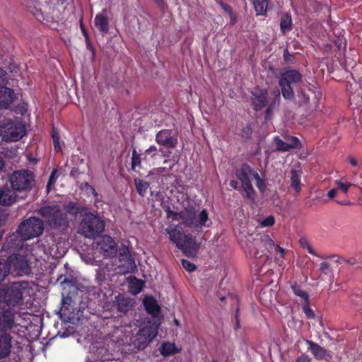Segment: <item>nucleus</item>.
Masks as SVG:
<instances>
[{
	"mask_svg": "<svg viewBox=\"0 0 362 362\" xmlns=\"http://www.w3.org/2000/svg\"><path fill=\"white\" fill-rule=\"evenodd\" d=\"M165 211L167 214V216L168 218L171 217L173 221L179 220V217H180L179 212H174V211H171L170 207H168V209H166Z\"/></svg>",
	"mask_w": 362,
	"mask_h": 362,
	"instance_id": "nucleus-54",
	"label": "nucleus"
},
{
	"mask_svg": "<svg viewBox=\"0 0 362 362\" xmlns=\"http://www.w3.org/2000/svg\"><path fill=\"white\" fill-rule=\"evenodd\" d=\"M312 358L305 353L301 354L294 362H311Z\"/></svg>",
	"mask_w": 362,
	"mask_h": 362,
	"instance_id": "nucleus-53",
	"label": "nucleus"
},
{
	"mask_svg": "<svg viewBox=\"0 0 362 362\" xmlns=\"http://www.w3.org/2000/svg\"><path fill=\"white\" fill-rule=\"evenodd\" d=\"M158 325L156 322L148 321L144 326L139 329L133 338L135 347L143 350L153 340L158 333Z\"/></svg>",
	"mask_w": 362,
	"mask_h": 362,
	"instance_id": "nucleus-8",
	"label": "nucleus"
},
{
	"mask_svg": "<svg viewBox=\"0 0 362 362\" xmlns=\"http://www.w3.org/2000/svg\"><path fill=\"white\" fill-rule=\"evenodd\" d=\"M182 223L189 228H197V214L195 208H185L179 212Z\"/></svg>",
	"mask_w": 362,
	"mask_h": 362,
	"instance_id": "nucleus-16",
	"label": "nucleus"
},
{
	"mask_svg": "<svg viewBox=\"0 0 362 362\" xmlns=\"http://www.w3.org/2000/svg\"><path fill=\"white\" fill-rule=\"evenodd\" d=\"M298 97L300 98V102L304 104L308 103L310 100L308 95L303 91L298 93Z\"/></svg>",
	"mask_w": 362,
	"mask_h": 362,
	"instance_id": "nucleus-58",
	"label": "nucleus"
},
{
	"mask_svg": "<svg viewBox=\"0 0 362 362\" xmlns=\"http://www.w3.org/2000/svg\"><path fill=\"white\" fill-rule=\"evenodd\" d=\"M348 160H349V163L351 164V165L353 167H356L358 163L357 159L354 157H349L348 158Z\"/></svg>",
	"mask_w": 362,
	"mask_h": 362,
	"instance_id": "nucleus-64",
	"label": "nucleus"
},
{
	"mask_svg": "<svg viewBox=\"0 0 362 362\" xmlns=\"http://www.w3.org/2000/svg\"><path fill=\"white\" fill-rule=\"evenodd\" d=\"M335 202L338 204H340V205H342V206H349L351 204V202L348 199H336Z\"/></svg>",
	"mask_w": 362,
	"mask_h": 362,
	"instance_id": "nucleus-62",
	"label": "nucleus"
},
{
	"mask_svg": "<svg viewBox=\"0 0 362 362\" xmlns=\"http://www.w3.org/2000/svg\"><path fill=\"white\" fill-rule=\"evenodd\" d=\"M256 245L259 247L265 246V252L269 255L268 260L272 259L271 255L276 250V245L273 239L267 234H257L256 235Z\"/></svg>",
	"mask_w": 362,
	"mask_h": 362,
	"instance_id": "nucleus-18",
	"label": "nucleus"
},
{
	"mask_svg": "<svg viewBox=\"0 0 362 362\" xmlns=\"http://www.w3.org/2000/svg\"><path fill=\"white\" fill-rule=\"evenodd\" d=\"M255 170L249 164L243 163L240 168L236 170L235 176L241 182V186L246 193V197L251 203L254 202L257 193L254 189L250 177L254 176Z\"/></svg>",
	"mask_w": 362,
	"mask_h": 362,
	"instance_id": "nucleus-7",
	"label": "nucleus"
},
{
	"mask_svg": "<svg viewBox=\"0 0 362 362\" xmlns=\"http://www.w3.org/2000/svg\"><path fill=\"white\" fill-rule=\"evenodd\" d=\"M43 231V222L35 216L24 220L17 228V234L24 240L38 237L42 234Z\"/></svg>",
	"mask_w": 362,
	"mask_h": 362,
	"instance_id": "nucleus-6",
	"label": "nucleus"
},
{
	"mask_svg": "<svg viewBox=\"0 0 362 362\" xmlns=\"http://www.w3.org/2000/svg\"><path fill=\"white\" fill-rule=\"evenodd\" d=\"M283 57H284V60L286 63L291 64V63L294 62L295 55L293 54L289 53L288 48H286L284 49Z\"/></svg>",
	"mask_w": 362,
	"mask_h": 362,
	"instance_id": "nucleus-48",
	"label": "nucleus"
},
{
	"mask_svg": "<svg viewBox=\"0 0 362 362\" xmlns=\"http://www.w3.org/2000/svg\"><path fill=\"white\" fill-rule=\"evenodd\" d=\"M288 151L290 149H300L302 148L301 141L296 136H289L287 138Z\"/></svg>",
	"mask_w": 362,
	"mask_h": 362,
	"instance_id": "nucleus-41",
	"label": "nucleus"
},
{
	"mask_svg": "<svg viewBox=\"0 0 362 362\" xmlns=\"http://www.w3.org/2000/svg\"><path fill=\"white\" fill-rule=\"evenodd\" d=\"M217 3L220 6V7L223 8L225 12L227 13L228 16L233 15V8L230 6L226 4V3L221 0L218 1Z\"/></svg>",
	"mask_w": 362,
	"mask_h": 362,
	"instance_id": "nucleus-50",
	"label": "nucleus"
},
{
	"mask_svg": "<svg viewBox=\"0 0 362 362\" xmlns=\"http://www.w3.org/2000/svg\"><path fill=\"white\" fill-rule=\"evenodd\" d=\"M302 310L306 315L308 319H314L315 317V313L313 310V309L310 306L309 299L301 305Z\"/></svg>",
	"mask_w": 362,
	"mask_h": 362,
	"instance_id": "nucleus-40",
	"label": "nucleus"
},
{
	"mask_svg": "<svg viewBox=\"0 0 362 362\" xmlns=\"http://www.w3.org/2000/svg\"><path fill=\"white\" fill-rule=\"evenodd\" d=\"M52 139L53 141L54 151L57 152L61 151L62 146L59 143V132L55 129H54L52 132Z\"/></svg>",
	"mask_w": 362,
	"mask_h": 362,
	"instance_id": "nucleus-45",
	"label": "nucleus"
},
{
	"mask_svg": "<svg viewBox=\"0 0 362 362\" xmlns=\"http://www.w3.org/2000/svg\"><path fill=\"white\" fill-rule=\"evenodd\" d=\"M72 301L73 299L71 297H64L62 300L61 313L64 315L72 313L74 310V308L71 306Z\"/></svg>",
	"mask_w": 362,
	"mask_h": 362,
	"instance_id": "nucleus-34",
	"label": "nucleus"
},
{
	"mask_svg": "<svg viewBox=\"0 0 362 362\" xmlns=\"http://www.w3.org/2000/svg\"><path fill=\"white\" fill-rule=\"evenodd\" d=\"M335 186L337 192L347 194L351 187H355L356 185L351 183L349 180L344 177L335 180Z\"/></svg>",
	"mask_w": 362,
	"mask_h": 362,
	"instance_id": "nucleus-27",
	"label": "nucleus"
},
{
	"mask_svg": "<svg viewBox=\"0 0 362 362\" xmlns=\"http://www.w3.org/2000/svg\"><path fill=\"white\" fill-rule=\"evenodd\" d=\"M327 196L329 199H335V197H337L339 192H337V187H335V188L330 189L327 193Z\"/></svg>",
	"mask_w": 362,
	"mask_h": 362,
	"instance_id": "nucleus-60",
	"label": "nucleus"
},
{
	"mask_svg": "<svg viewBox=\"0 0 362 362\" xmlns=\"http://www.w3.org/2000/svg\"><path fill=\"white\" fill-rule=\"evenodd\" d=\"M37 213L52 230L66 234L69 228V221L66 212L59 205H47L38 209Z\"/></svg>",
	"mask_w": 362,
	"mask_h": 362,
	"instance_id": "nucleus-2",
	"label": "nucleus"
},
{
	"mask_svg": "<svg viewBox=\"0 0 362 362\" xmlns=\"http://www.w3.org/2000/svg\"><path fill=\"white\" fill-rule=\"evenodd\" d=\"M291 186L293 187L296 192L301 191L300 175L296 170H291Z\"/></svg>",
	"mask_w": 362,
	"mask_h": 362,
	"instance_id": "nucleus-33",
	"label": "nucleus"
},
{
	"mask_svg": "<svg viewBox=\"0 0 362 362\" xmlns=\"http://www.w3.org/2000/svg\"><path fill=\"white\" fill-rule=\"evenodd\" d=\"M209 214L206 209H203L199 214L198 217L197 216V228H202V226H204L206 222L208 221Z\"/></svg>",
	"mask_w": 362,
	"mask_h": 362,
	"instance_id": "nucleus-42",
	"label": "nucleus"
},
{
	"mask_svg": "<svg viewBox=\"0 0 362 362\" xmlns=\"http://www.w3.org/2000/svg\"><path fill=\"white\" fill-rule=\"evenodd\" d=\"M274 217L272 215L268 216L264 218L261 222L260 224L262 227H271L274 223Z\"/></svg>",
	"mask_w": 362,
	"mask_h": 362,
	"instance_id": "nucleus-49",
	"label": "nucleus"
},
{
	"mask_svg": "<svg viewBox=\"0 0 362 362\" xmlns=\"http://www.w3.org/2000/svg\"><path fill=\"white\" fill-rule=\"evenodd\" d=\"M25 134V125L21 122L8 121L0 127V135L6 141H18Z\"/></svg>",
	"mask_w": 362,
	"mask_h": 362,
	"instance_id": "nucleus-9",
	"label": "nucleus"
},
{
	"mask_svg": "<svg viewBox=\"0 0 362 362\" xmlns=\"http://www.w3.org/2000/svg\"><path fill=\"white\" fill-rule=\"evenodd\" d=\"M291 288L293 290L294 294L303 299V302L309 299V293L307 291L303 290L301 286L298 284L296 282L291 283Z\"/></svg>",
	"mask_w": 362,
	"mask_h": 362,
	"instance_id": "nucleus-32",
	"label": "nucleus"
},
{
	"mask_svg": "<svg viewBox=\"0 0 362 362\" xmlns=\"http://www.w3.org/2000/svg\"><path fill=\"white\" fill-rule=\"evenodd\" d=\"M119 272L122 274L133 273L136 269L135 260L130 253L128 247L122 245L119 248Z\"/></svg>",
	"mask_w": 362,
	"mask_h": 362,
	"instance_id": "nucleus-10",
	"label": "nucleus"
},
{
	"mask_svg": "<svg viewBox=\"0 0 362 362\" xmlns=\"http://www.w3.org/2000/svg\"><path fill=\"white\" fill-rule=\"evenodd\" d=\"M144 284V283L142 280H139V279L134 278L133 281L130 283L131 291L134 294L140 293L143 289Z\"/></svg>",
	"mask_w": 362,
	"mask_h": 362,
	"instance_id": "nucleus-39",
	"label": "nucleus"
},
{
	"mask_svg": "<svg viewBox=\"0 0 362 362\" xmlns=\"http://www.w3.org/2000/svg\"><path fill=\"white\" fill-rule=\"evenodd\" d=\"M79 25H80V28L83 34V36L86 37V42H89V37H88V32L86 30V28L85 27V25L83 24V21L81 20L80 22H79Z\"/></svg>",
	"mask_w": 362,
	"mask_h": 362,
	"instance_id": "nucleus-59",
	"label": "nucleus"
},
{
	"mask_svg": "<svg viewBox=\"0 0 362 362\" xmlns=\"http://www.w3.org/2000/svg\"><path fill=\"white\" fill-rule=\"evenodd\" d=\"M253 178L255 180L256 185L260 192H264L266 189V184L264 180L261 178L257 171L255 170Z\"/></svg>",
	"mask_w": 362,
	"mask_h": 362,
	"instance_id": "nucleus-44",
	"label": "nucleus"
},
{
	"mask_svg": "<svg viewBox=\"0 0 362 362\" xmlns=\"http://www.w3.org/2000/svg\"><path fill=\"white\" fill-rule=\"evenodd\" d=\"M182 266L189 272H192V271H194L197 269V267L194 263L191 262L190 261L187 259L182 260Z\"/></svg>",
	"mask_w": 362,
	"mask_h": 362,
	"instance_id": "nucleus-46",
	"label": "nucleus"
},
{
	"mask_svg": "<svg viewBox=\"0 0 362 362\" xmlns=\"http://www.w3.org/2000/svg\"><path fill=\"white\" fill-rule=\"evenodd\" d=\"M141 156L138 153L135 148L133 149L132 156V169L136 171V168H141Z\"/></svg>",
	"mask_w": 362,
	"mask_h": 362,
	"instance_id": "nucleus-37",
	"label": "nucleus"
},
{
	"mask_svg": "<svg viewBox=\"0 0 362 362\" xmlns=\"http://www.w3.org/2000/svg\"><path fill=\"white\" fill-rule=\"evenodd\" d=\"M8 217V214L6 211H4V209H0V226H2L6 223Z\"/></svg>",
	"mask_w": 362,
	"mask_h": 362,
	"instance_id": "nucleus-56",
	"label": "nucleus"
},
{
	"mask_svg": "<svg viewBox=\"0 0 362 362\" xmlns=\"http://www.w3.org/2000/svg\"><path fill=\"white\" fill-rule=\"evenodd\" d=\"M170 235V239L175 243L177 247L182 250L183 254L189 258L197 256L199 250V244L197 243L195 238L191 234H185L178 228H168L165 229Z\"/></svg>",
	"mask_w": 362,
	"mask_h": 362,
	"instance_id": "nucleus-3",
	"label": "nucleus"
},
{
	"mask_svg": "<svg viewBox=\"0 0 362 362\" xmlns=\"http://www.w3.org/2000/svg\"><path fill=\"white\" fill-rule=\"evenodd\" d=\"M143 304L146 311L152 317H157L160 313V307L157 300L152 296L145 297L143 300Z\"/></svg>",
	"mask_w": 362,
	"mask_h": 362,
	"instance_id": "nucleus-22",
	"label": "nucleus"
},
{
	"mask_svg": "<svg viewBox=\"0 0 362 362\" xmlns=\"http://www.w3.org/2000/svg\"><path fill=\"white\" fill-rule=\"evenodd\" d=\"M252 103L253 105V110L255 111H259L264 107H266L268 103V92L265 88H255L252 92Z\"/></svg>",
	"mask_w": 362,
	"mask_h": 362,
	"instance_id": "nucleus-15",
	"label": "nucleus"
},
{
	"mask_svg": "<svg viewBox=\"0 0 362 362\" xmlns=\"http://www.w3.org/2000/svg\"><path fill=\"white\" fill-rule=\"evenodd\" d=\"M157 148L156 146H150L148 148L146 149V153H154L152 156L156 155Z\"/></svg>",
	"mask_w": 362,
	"mask_h": 362,
	"instance_id": "nucleus-63",
	"label": "nucleus"
},
{
	"mask_svg": "<svg viewBox=\"0 0 362 362\" xmlns=\"http://www.w3.org/2000/svg\"><path fill=\"white\" fill-rule=\"evenodd\" d=\"M159 351L163 357H168L181 351V348L177 347L175 343H170L169 341L163 342L159 347Z\"/></svg>",
	"mask_w": 362,
	"mask_h": 362,
	"instance_id": "nucleus-24",
	"label": "nucleus"
},
{
	"mask_svg": "<svg viewBox=\"0 0 362 362\" xmlns=\"http://www.w3.org/2000/svg\"><path fill=\"white\" fill-rule=\"evenodd\" d=\"M56 172H57V170H53L52 171L51 175H50L48 182L47 184V189H49L50 186L56 182V180H57Z\"/></svg>",
	"mask_w": 362,
	"mask_h": 362,
	"instance_id": "nucleus-55",
	"label": "nucleus"
},
{
	"mask_svg": "<svg viewBox=\"0 0 362 362\" xmlns=\"http://www.w3.org/2000/svg\"><path fill=\"white\" fill-rule=\"evenodd\" d=\"M9 182L13 192H28L35 184V176L31 170H17L10 175Z\"/></svg>",
	"mask_w": 362,
	"mask_h": 362,
	"instance_id": "nucleus-4",
	"label": "nucleus"
},
{
	"mask_svg": "<svg viewBox=\"0 0 362 362\" xmlns=\"http://www.w3.org/2000/svg\"><path fill=\"white\" fill-rule=\"evenodd\" d=\"M272 98L268 107L265 110V119H269L271 117L273 110L275 107H278L281 100V91L279 89H275L272 92Z\"/></svg>",
	"mask_w": 362,
	"mask_h": 362,
	"instance_id": "nucleus-23",
	"label": "nucleus"
},
{
	"mask_svg": "<svg viewBox=\"0 0 362 362\" xmlns=\"http://www.w3.org/2000/svg\"><path fill=\"white\" fill-rule=\"evenodd\" d=\"M279 84L281 88V93L284 99L292 100L294 98L295 93L291 85L281 81L280 79H279Z\"/></svg>",
	"mask_w": 362,
	"mask_h": 362,
	"instance_id": "nucleus-29",
	"label": "nucleus"
},
{
	"mask_svg": "<svg viewBox=\"0 0 362 362\" xmlns=\"http://www.w3.org/2000/svg\"><path fill=\"white\" fill-rule=\"evenodd\" d=\"M94 25L103 33H107L109 30L108 17L103 13H98L94 18Z\"/></svg>",
	"mask_w": 362,
	"mask_h": 362,
	"instance_id": "nucleus-25",
	"label": "nucleus"
},
{
	"mask_svg": "<svg viewBox=\"0 0 362 362\" xmlns=\"http://www.w3.org/2000/svg\"><path fill=\"white\" fill-rule=\"evenodd\" d=\"M274 141L276 145V151L279 152L288 151V146L287 141H284L280 139L279 136L274 138Z\"/></svg>",
	"mask_w": 362,
	"mask_h": 362,
	"instance_id": "nucleus-38",
	"label": "nucleus"
},
{
	"mask_svg": "<svg viewBox=\"0 0 362 362\" xmlns=\"http://www.w3.org/2000/svg\"><path fill=\"white\" fill-rule=\"evenodd\" d=\"M105 228V223L100 217L93 214H86L79 223V230L86 238H95L101 234Z\"/></svg>",
	"mask_w": 362,
	"mask_h": 362,
	"instance_id": "nucleus-5",
	"label": "nucleus"
},
{
	"mask_svg": "<svg viewBox=\"0 0 362 362\" xmlns=\"http://www.w3.org/2000/svg\"><path fill=\"white\" fill-rule=\"evenodd\" d=\"M156 142L166 148H175L177 146V132L173 129H162L156 133Z\"/></svg>",
	"mask_w": 362,
	"mask_h": 362,
	"instance_id": "nucleus-11",
	"label": "nucleus"
},
{
	"mask_svg": "<svg viewBox=\"0 0 362 362\" xmlns=\"http://www.w3.org/2000/svg\"><path fill=\"white\" fill-rule=\"evenodd\" d=\"M252 135V129L250 124H247L242 130L240 134V137L244 141H249Z\"/></svg>",
	"mask_w": 362,
	"mask_h": 362,
	"instance_id": "nucleus-43",
	"label": "nucleus"
},
{
	"mask_svg": "<svg viewBox=\"0 0 362 362\" xmlns=\"http://www.w3.org/2000/svg\"><path fill=\"white\" fill-rule=\"evenodd\" d=\"M257 16L267 15L268 0H251Z\"/></svg>",
	"mask_w": 362,
	"mask_h": 362,
	"instance_id": "nucleus-28",
	"label": "nucleus"
},
{
	"mask_svg": "<svg viewBox=\"0 0 362 362\" xmlns=\"http://www.w3.org/2000/svg\"><path fill=\"white\" fill-rule=\"evenodd\" d=\"M279 79L289 85L296 84L302 81V75L298 70L287 69L281 73Z\"/></svg>",
	"mask_w": 362,
	"mask_h": 362,
	"instance_id": "nucleus-20",
	"label": "nucleus"
},
{
	"mask_svg": "<svg viewBox=\"0 0 362 362\" xmlns=\"http://www.w3.org/2000/svg\"><path fill=\"white\" fill-rule=\"evenodd\" d=\"M330 268V264L329 262H322L320 264V271L322 272V273H325L326 274L327 272L328 271V269Z\"/></svg>",
	"mask_w": 362,
	"mask_h": 362,
	"instance_id": "nucleus-61",
	"label": "nucleus"
},
{
	"mask_svg": "<svg viewBox=\"0 0 362 362\" xmlns=\"http://www.w3.org/2000/svg\"><path fill=\"white\" fill-rule=\"evenodd\" d=\"M97 250L105 256H114L117 252V245L114 238L110 235H103L97 243Z\"/></svg>",
	"mask_w": 362,
	"mask_h": 362,
	"instance_id": "nucleus-14",
	"label": "nucleus"
},
{
	"mask_svg": "<svg viewBox=\"0 0 362 362\" xmlns=\"http://www.w3.org/2000/svg\"><path fill=\"white\" fill-rule=\"evenodd\" d=\"M11 266L6 260L0 259V284L4 281V279L9 274Z\"/></svg>",
	"mask_w": 362,
	"mask_h": 362,
	"instance_id": "nucleus-35",
	"label": "nucleus"
},
{
	"mask_svg": "<svg viewBox=\"0 0 362 362\" xmlns=\"http://www.w3.org/2000/svg\"><path fill=\"white\" fill-rule=\"evenodd\" d=\"M10 266H12L18 274H27L30 269L27 259L24 256L16 255L10 259Z\"/></svg>",
	"mask_w": 362,
	"mask_h": 362,
	"instance_id": "nucleus-21",
	"label": "nucleus"
},
{
	"mask_svg": "<svg viewBox=\"0 0 362 362\" xmlns=\"http://www.w3.org/2000/svg\"><path fill=\"white\" fill-rule=\"evenodd\" d=\"M16 98V93L11 88L0 87V110L8 109Z\"/></svg>",
	"mask_w": 362,
	"mask_h": 362,
	"instance_id": "nucleus-17",
	"label": "nucleus"
},
{
	"mask_svg": "<svg viewBox=\"0 0 362 362\" xmlns=\"http://www.w3.org/2000/svg\"><path fill=\"white\" fill-rule=\"evenodd\" d=\"M7 72L0 67V85L4 86L7 83Z\"/></svg>",
	"mask_w": 362,
	"mask_h": 362,
	"instance_id": "nucleus-52",
	"label": "nucleus"
},
{
	"mask_svg": "<svg viewBox=\"0 0 362 362\" xmlns=\"http://www.w3.org/2000/svg\"><path fill=\"white\" fill-rule=\"evenodd\" d=\"M305 343L308 345V350L311 351L315 359L323 360L331 358V355L323 346L313 341H310V339H305Z\"/></svg>",
	"mask_w": 362,
	"mask_h": 362,
	"instance_id": "nucleus-19",
	"label": "nucleus"
},
{
	"mask_svg": "<svg viewBox=\"0 0 362 362\" xmlns=\"http://www.w3.org/2000/svg\"><path fill=\"white\" fill-rule=\"evenodd\" d=\"M337 262H339V263L345 262V263L349 264L351 266H354V265H355V264L357 263L356 259H354V258H351V259H346L339 257V258H338Z\"/></svg>",
	"mask_w": 362,
	"mask_h": 362,
	"instance_id": "nucleus-57",
	"label": "nucleus"
},
{
	"mask_svg": "<svg viewBox=\"0 0 362 362\" xmlns=\"http://www.w3.org/2000/svg\"><path fill=\"white\" fill-rule=\"evenodd\" d=\"M292 29V18L291 16L288 13L283 15L280 21V30L283 34L287 33V32Z\"/></svg>",
	"mask_w": 362,
	"mask_h": 362,
	"instance_id": "nucleus-31",
	"label": "nucleus"
},
{
	"mask_svg": "<svg viewBox=\"0 0 362 362\" xmlns=\"http://www.w3.org/2000/svg\"><path fill=\"white\" fill-rule=\"evenodd\" d=\"M16 197L13 196V192L8 189H0V205L11 206L15 201Z\"/></svg>",
	"mask_w": 362,
	"mask_h": 362,
	"instance_id": "nucleus-26",
	"label": "nucleus"
},
{
	"mask_svg": "<svg viewBox=\"0 0 362 362\" xmlns=\"http://www.w3.org/2000/svg\"><path fill=\"white\" fill-rule=\"evenodd\" d=\"M303 243H306V250L310 254L317 255V253L313 250V247L310 245V244L308 243V240L306 238H300V244H303Z\"/></svg>",
	"mask_w": 362,
	"mask_h": 362,
	"instance_id": "nucleus-51",
	"label": "nucleus"
},
{
	"mask_svg": "<svg viewBox=\"0 0 362 362\" xmlns=\"http://www.w3.org/2000/svg\"><path fill=\"white\" fill-rule=\"evenodd\" d=\"M256 236L250 237V240L246 243V246L244 247L247 255H249L250 258H254L256 262L255 263H259V259L262 258L263 256H266L265 262L269 258V255L265 252V246H257L255 244Z\"/></svg>",
	"mask_w": 362,
	"mask_h": 362,
	"instance_id": "nucleus-12",
	"label": "nucleus"
},
{
	"mask_svg": "<svg viewBox=\"0 0 362 362\" xmlns=\"http://www.w3.org/2000/svg\"><path fill=\"white\" fill-rule=\"evenodd\" d=\"M135 306V299L125 296L124 294H118L113 300V308L118 313L126 315L133 310Z\"/></svg>",
	"mask_w": 362,
	"mask_h": 362,
	"instance_id": "nucleus-13",
	"label": "nucleus"
},
{
	"mask_svg": "<svg viewBox=\"0 0 362 362\" xmlns=\"http://www.w3.org/2000/svg\"><path fill=\"white\" fill-rule=\"evenodd\" d=\"M24 305L22 284L12 283L0 288V359L11 354V330L18 327L16 315Z\"/></svg>",
	"mask_w": 362,
	"mask_h": 362,
	"instance_id": "nucleus-1",
	"label": "nucleus"
},
{
	"mask_svg": "<svg viewBox=\"0 0 362 362\" xmlns=\"http://www.w3.org/2000/svg\"><path fill=\"white\" fill-rule=\"evenodd\" d=\"M168 169L166 168H156L151 170L148 173V176H161L166 172Z\"/></svg>",
	"mask_w": 362,
	"mask_h": 362,
	"instance_id": "nucleus-47",
	"label": "nucleus"
},
{
	"mask_svg": "<svg viewBox=\"0 0 362 362\" xmlns=\"http://www.w3.org/2000/svg\"><path fill=\"white\" fill-rule=\"evenodd\" d=\"M66 213L76 216L81 212L79 204L76 202L70 201L65 205Z\"/></svg>",
	"mask_w": 362,
	"mask_h": 362,
	"instance_id": "nucleus-36",
	"label": "nucleus"
},
{
	"mask_svg": "<svg viewBox=\"0 0 362 362\" xmlns=\"http://www.w3.org/2000/svg\"><path fill=\"white\" fill-rule=\"evenodd\" d=\"M134 185L138 194L141 197H144L146 196L150 184L149 182L144 181V180L134 178Z\"/></svg>",
	"mask_w": 362,
	"mask_h": 362,
	"instance_id": "nucleus-30",
	"label": "nucleus"
}]
</instances>
